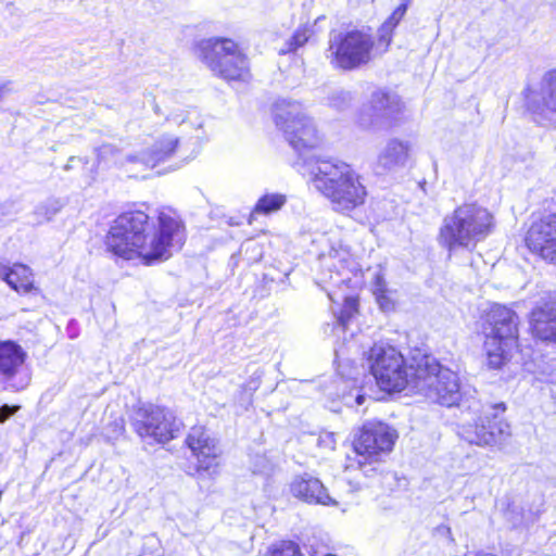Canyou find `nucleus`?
I'll list each match as a JSON object with an SVG mask.
<instances>
[{"label": "nucleus", "mask_w": 556, "mask_h": 556, "mask_svg": "<svg viewBox=\"0 0 556 556\" xmlns=\"http://www.w3.org/2000/svg\"><path fill=\"white\" fill-rule=\"evenodd\" d=\"M187 238V224L177 208L162 205L151 213L149 203L132 202L110 223L103 247L116 260L150 267L168 261Z\"/></svg>", "instance_id": "obj_1"}, {"label": "nucleus", "mask_w": 556, "mask_h": 556, "mask_svg": "<svg viewBox=\"0 0 556 556\" xmlns=\"http://www.w3.org/2000/svg\"><path fill=\"white\" fill-rule=\"evenodd\" d=\"M312 181L332 211L341 215H351L365 206L369 195L364 177L341 160H320Z\"/></svg>", "instance_id": "obj_2"}, {"label": "nucleus", "mask_w": 556, "mask_h": 556, "mask_svg": "<svg viewBox=\"0 0 556 556\" xmlns=\"http://www.w3.org/2000/svg\"><path fill=\"white\" fill-rule=\"evenodd\" d=\"M479 328L485 364L490 369H502L521 354L520 318L511 307L491 304L481 314Z\"/></svg>", "instance_id": "obj_3"}, {"label": "nucleus", "mask_w": 556, "mask_h": 556, "mask_svg": "<svg viewBox=\"0 0 556 556\" xmlns=\"http://www.w3.org/2000/svg\"><path fill=\"white\" fill-rule=\"evenodd\" d=\"M426 352L416 350L409 359L391 344L375 343L366 353L369 372L377 388L389 395L416 390Z\"/></svg>", "instance_id": "obj_4"}, {"label": "nucleus", "mask_w": 556, "mask_h": 556, "mask_svg": "<svg viewBox=\"0 0 556 556\" xmlns=\"http://www.w3.org/2000/svg\"><path fill=\"white\" fill-rule=\"evenodd\" d=\"M495 226L491 211L476 202H464L443 218L437 239L450 253L458 249L473 251L494 231Z\"/></svg>", "instance_id": "obj_5"}, {"label": "nucleus", "mask_w": 556, "mask_h": 556, "mask_svg": "<svg viewBox=\"0 0 556 556\" xmlns=\"http://www.w3.org/2000/svg\"><path fill=\"white\" fill-rule=\"evenodd\" d=\"M382 55L377 49V38L370 27H348L331 33L326 49V58L338 71L352 72L368 66Z\"/></svg>", "instance_id": "obj_6"}, {"label": "nucleus", "mask_w": 556, "mask_h": 556, "mask_svg": "<svg viewBox=\"0 0 556 556\" xmlns=\"http://www.w3.org/2000/svg\"><path fill=\"white\" fill-rule=\"evenodd\" d=\"M397 439V430L388 422L380 419L364 421L352 434L354 458L348 457L346 468L366 472L367 467L382 463L393 452ZM370 470L376 471L375 468Z\"/></svg>", "instance_id": "obj_7"}, {"label": "nucleus", "mask_w": 556, "mask_h": 556, "mask_svg": "<svg viewBox=\"0 0 556 556\" xmlns=\"http://www.w3.org/2000/svg\"><path fill=\"white\" fill-rule=\"evenodd\" d=\"M201 59L212 73L227 83H247L251 78L250 62L238 42L216 37L200 47Z\"/></svg>", "instance_id": "obj_8"}, {"label": "nucleus", "mask_w": 556, "mask_h": 556, "mask_svg": "<svg viewBox=\"0 0 556 556\" xmlns=\"http://www.w3.org/2000/svg\"><path fill=\"white\" fill-rule=\"evenodd\" d=\"M271 114L275 125L298 153L311 152L321 146V131L313 117L303 113L298 104L277 101L271 108Z\"/></svg>", "instance_id": "obj_9"}, {"label": "nucleus", "mask_w": 556, "mask_h": 556, "mask_svg": "<svg viewBox=\"0 0 556 556\" xmlns=\"http://www.w3.org/2000/svg\"><path fill=\"white\" fill-rule=\"evenodd\" d=\"M131 426L141 439L165 444L178 437L184 422L165 405L144 403L135 408Z\"/></svg>", "instance_id": "obj_10"}, {"label": "nucleus", "mask_w": 556, "mask_h": 556, "mask_svg": "<svg viewBox=\"0 0 556 556\" xmlns=\"http://www.w3.org/2000/svg\"><path fill=\"white\" fill-rule=\"evenodd\" d=\"M421 371L415 392L424 393L442 406L452 407L460 401L457 375L441 365L431 354L424 355Z\"/></svg>", "instance_id": "obj_11"}, {"label": "nucleus", "mask_w": 556, "mask_h": 556, "mask_svg": "<svg viewBox=\"0 0 556 556\" xmlns=\"http://www.w3.org/2000/svg\"><path fill=\"white\" fill-rule=\"evenodd\" d=\"M522 243L535 260L556 265V212L532 216L525 229Z\"/></svg>", "instance_id": "obj_12"}, {"label": "nucleus", "mask_w": 556, "mask_h": 556, "mask_svg": "<svg viewBox=\"0 0 556 556\" xmlns=\"http://www.w3.org/2000/svg\"><path fill=\"white\" fill-rule=\"evenodd\" d=\"M493 412H485L473 422L463 427V434L470 444L496 446L509 437V424L504 418L506 404L501 402L492 406Z\"/></svg>", "instance_id": "obj_13"}, {"label": "nucleus", "mask_w": 556, "mask_h": 556, "mask_svg": "<svg viewBox=\"0 0 556 556\" xmlns=\"http://www.w3.org/2000/svg\"><path fill=\"white\" fill-rule=\"evenodd\" d=\"M184 445L189 448L195 463L190 475L214 477L218 475L220 467L222 450L218 442L202 425L190 428L184 440Z\"/></svg>", "instance_id": "obj_14"}, {"label": "nucleus", "mask_w": 556, "mask_h": 556, "mask_svg": "<svg viewBox=\"0 0 556 556\" xmlns=\"http://www.w3.org/2000/svg\"><path fill=\"white\" fill-rule=\"evenodd\" d=\"M26 351L13 340L0 341V381L4 390L21 392L31 381V375L25 363Z\"/></svg>", "instance_id": "obj_15"}, {"label": "nucleus", "mask_w": 556, "mask_h": 556, "mask_svg": "<svg viewBox=\"0 0 556 556\" xmlns=\"http://www.w3.org/2000/svg\"><path fill=\"white\" fill-rule=\"evenodd\" d=\"M528 333L534 342L556 344V294L547 292L527 314Z\"/></svg>", "instance_id": "obj_16"}, {"label": "nucleus", "mask_w": 556, "mask_h": 556, "mask_svg": "<svg viewBox=\"0 0 556 556\" xmlns=\"http://www.w3.org/2000/svg\"><path fill=\"white\" fill-rule=\"evenodd\" d=\"M0 278L20 296L33 300V305L23 307V312H34L47 298L36 280L33 269L23 263L0 266Z\"/></svg>", "instance_id": "obj_17"}, {"label": "nucleus", "mask_w": 556, "mask_h": 556, "mask_svg": "<svg viewBox=\"0 0 556 556\" xmlns=\"http://www.w3.org/2000/svg\"><path fill=\"white\" fill-rule=\"evenodd\" d=\"M541 99H536L535 90L528 86L522 96L527 113L543 117L546 113L556 114V68L547 71L541 80Z\"/></svg>", "instance_id": "obj_18"}, {"label": "nucleus", "mask_w": 556, "mask_h": 556, "mask_svg": "<svg viewBox=\"0 0 556 556\" xmlns=\"http://www.w3.org/2000/svg\"><path fill=\"white\" fill-rule=\"evenodd\" d=\"M290 492L295 498L307 504L332 507L339 505V502L329 495L324 483L308 475L295 477L290 484Z\"/></svg>", "instance_id": "obj_19"}, {"label": "nucleus", "mask_w": 556, "mask_h": 556, "mask_svg": "<svg viewBox=\"0 0 556 556\" xmlns=\"http://www.w3.org/2000/svg\"><path fill=\"white\" fill-rule=\"evenodd\" d=\"M374 109L384 110V127L387 130H393L403 122L405 105L400 98H392L386 90H377L371 96Z\"/></svg>", "instance_id": "obj_20"}, {"label": "nucleus", "mask_w": 556, "mask_h": 556, "mask_svg": "<svg viewBox=\"0 0 556 556\" xmlns=\"http://www.w3.org/2000/svg\"><path fill=\"white\" fill-rule=\"evenodd\" d=\"M408 4L409 0H404L401 2L387 17V20L379 26L377 36V49L380 50L381 54H384L389 51L393 41L395 29L404 18L408 9Z\"/></svg>", "instance_id": "obj_21"}, {"label": "nucleus", "mask_w": 556, "mask_h": 556, "mask_svg": "<svg viewBox=\"0 0 556 556\" xmlns=\"http://www.w3.org/2000/svg\"><path fill=\"white\" fill-rule=\"evenodd\" d=\"M410 157V144L400 139H391L378 155V164L387 170L404 166Z\"/></svg>", "instance_id": "obj_22"}, {"label": "nucleus", "mask_w": 556, "mask_h": 556, "mask_svg": "<svg viewBox=\"0 0 556 556\" xmlns=\"http://www.w3.org/2000/svg\"><path fill=\"white\" fill-rule=\"evenodd\" d=\"M287 202V197L281 193H265L255 203L248 217L252 224L258 215H270L278 212Z\"/></svg>", "instance_id": "obj_23"}, {"label": "nucleus", "mask_w": 556, "mask_h": 556, "mask_svg": "<svg viewBox=\"0 0 556 556\" xmlns=\"http://www.w3.org/2000/svg\"><path fill=\"white\" fill-rule=\"evenodd\" d=\"M179 144V139L173 136H163L159 138L150 148L148 155L153 164L164 162L175 154Z\"/></svg>", "instance_id": "obj_24"}, {"label": "nucleus", "mask_w": 556, "mask_h": 556, "mask_svg": "<svg viewBox=\"0 0 556 556\" xmlns=\"http://www.w3.org/2000/svg\"><path fill=\"white\" fill-rule=\"evenodd\" d=\"M262 556H305L301 545L292 539H282L266 546Z\"/></svg>", "instance_id": "obj_25"}, {"label": "nucleus", "mask_w": 556, "mask_h": 556, "mask_svg": "<svg viewBox=\"0 0 556 556\" xmlns=\"http://www.w3.org/2000/svg\"><path fill=\"white\" fill-rule=\"evenodd\" d=\"M314 35V29L307 25L298 27L287 40L286 47L279 51V54L294 53L299 48L307 43Z\"/></svg>", "instance_id": "obj_26"}, {"label": "nucleus", "mask_w": 556, "mask_h": 556, "mask_svg": "<svg viewBox=\"0 0 556 556\" xmlns=\"http://www.w3.org/2000/svg\"><path fill=\"white\" fill-rule=\"evenodd\" d=\"M372 294L381 309H390L393 306V301L390 296V291L387 287L383 275L376 274L374 277Z\"/></svg>", "instance_id": "obj_27"}, {"label": "nucleus", "mask_w": 556, "mask_h": 556, "mask_svg": "<svg viewBox=\"0 0 556 556\" xmlns=\"http://www.w3.org/2000/svg\"><path fill=\"white\" fill-rule=\"evenodd\" d=\"M359 313V298L358 295H352L344 299L342 308L338 316L340 325L346 327L352 318Z\"/></svg>", "instance_id": "obj_28"}, {"label": "nucleus", "mask_w": 556, "mask_h": 556, "mask_svg": "<svg viewBox=\"0 0 556 556\" xmlns=\"http://www.w3.org/2000/svg\"><path fill=\"white\" fill-rule=\"evenodd\" d=\"M21 409L20 405H8L0 406V424H4L10 417L15 415Z\"/></svg>", "instance_id": "obj_29"}, {"label": "nucleus", "mask_w": 556, "mask_h": 556, "mask_svg": "<svg viewBox=\"0 0 556 556\" xmlns=\"http://www.w3.org/2000/svg\"><path fill=\"white\" fill-rule=\"evenodd\" d=\"M110 427L112 428L113 432L118 435L123 434L126 430L125 419L119 416L116 417L111 424Z\"/></svg>", "instance_id": "obj_30"}, {"label": "nucleus", "mask_w": 556, "mask_h": 556, "mask_svg": "<svg viewBox=\"0 0 556 556\" xmlns=\"http://www.w3.org/2000/svg\"><path fill=\"white\" fill-rule=\"evenodd\" d=\"M7 92V84H0V101L3 98V94Z\"/></svg>", "instance_id": "obj_31"}, {"label": "nucleus", "mask_w": 556, "mask_h": 556, "mask_svg": "<svg viewBox=\"0 0 556 556\" xmlns=\"http://www.w3.org/2000/svg\"><path fill=\"white\" fill-rule=\"evenodd\" d=\"M324 556H338L337 554H332V553H329V554H326Z\"/></svg>", "instance_id": "obj_32"}]
</instances>
